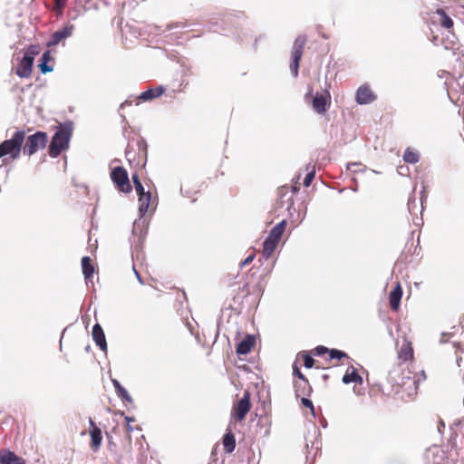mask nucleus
<instances>
[{
    "label": "nucleus",
    "mask_w": 464,
    "mask_h": 464,
    "mask_svg": "<svg viewBox=\"0 0 464 464\" xmlns=\"http://www.w3.org/2000/svg\"><path fill=\"white\" fill-rule=\"evenodd\" d=\"M403 292H390L389 304L392 311H397L401 305Z\"/></svg>",
    "instance_id": "30"
},
{
    "label": "nucleus",
    "mask_w": 464,
    "mask_h": 464,
    "mask_svg": "<svg viewBox=\"0 0 464 464\" xmlns=\"http://www.w3.org/2000/svg\"><path fill=\"white\" fill-rule=\"evenodd\" d=\"M293 375L297 377L300 381L307 380V378L302 373V372L297 364V361H295L293 363Z\"/></svg>",
    "instance_id": "37"
},
{
    "label": "nucleus",
    "mask_w": 464,
    "mask_h": 464,
    "mask_svg": "<svg viewBox=\"0 0 464 464\" xmlns=\"http://www.w3.org/2000/svg\"><path fill=\"white\" fill-rule=\"evenodd\" d=\"M126 158H127L129 160H130V152H129V151H126Z\"/></svg>",
    "instance_id": "59"
},
{
    "label": "nucleus",
    "mask_w": 464,
    "mask_h": 464,
    "mask_svg": "<svg viewBox=\"0 0 464 464\" xmlns=\"http://www.w3.org/2000/svg\"><path fill=\"white\" fill-rule=\"evenodd\" d=\"M444 428H445V423H444V421H443L442 420H440V421H439V425H438V431H439L440 433H442V431H443Z\"/></svg>",
    "instance_id": "49"
},
{
    "label": "nucleus",
    "mask_w": 464,
    "mask_h": 464,
    "mask_svg": "<svg viewBox=\"0 0 464 464\" xmlns=\"http://www.w3.org/2000/svg\"><path fill=\"white\" fill-rule=\"evenodd\" d=\"M346 169L354 173L362 172L365 170V167L361 162L347 163Z\"/></svg>",
    "instance_id": "36"
},
{
    "label": "nucleus",
    "mask_w": 464,
    "mask_h": 464,
    "mask_svg": "<svg viewBox=\"0 0 464 464\" xmlns=\"http://www.w3.org/2000/svg\"><path fill=\"white\" fill-rule=\"evenodd\" d=\"M430 40L434 45H442L446 50H456L459 46L458 38L451 30L445 36L433 34Z\"/></svg>",
    "instance_id": "9"
},
{
    "label": "nucleus",
    "mask_w": 464,
    "mask_h": 464,
    "mask_svg": "<svg viewBox=\"0 0 464 464\" xmlns=\"http://www.w3.org/2000/svg\"><path fill=\"white\" fill-rule=\"evenodd\" d=\"M48 141L47 133L38 130L35 133L29 135L26 140L24 139V145L23 146V152L25 155L32 156L46 146Z\"/></svg>",
    "instance_id": "5"
},
{
    "label": "nucleus",
    "mask_w": 464,
    "mask_h": 464,
    "mask_svg": "<svg viewBox=\"0 0 464 464\" xmlns=\"http://www.w3.org/2000/svg\"><path fill=\"white\" fill-rule=\"evenodd\" d=\"M392 290H402L401 283H397Z\"/></svg>",
    "instance_id": "52"
},
{
    "label": "nucleus",
    "mask_w": 464,
    "mask_h": 464,
    "mask_svg": "<svg viewBox=\"0 0 464 464\" xmlns=\"http://www.w3.org/2000/svg\"><path fill=\"white\" fill-rule=\"evenodd\" d=\"M314 177H315V169L313 167L312 169L310 171H308V173L304 177V186L306 188L309 187L311 185V183L313 182Z\"/></svg>",
    "instance_id": "38"
},
{
    "label": "nucleus",
    "mask_w": 464,
    "mask_h": 464,
    "mask_svg": "<svg viewBox=\"0 0 464 464\" xmlns=\"http://www.w3.org/2000/svg\"><path fill=\"white\" fill-rule=\"evenodd\" d=\"M139 201V216L144 217L149 210V207L151 201V193L147 191L144 194L138 195Z\"/></svg>",
    "instance_id": "23"
},
{
    "label": "nucleus",
    "mask_w": 464,
    "mask_h": 464,
    "mask_svg": "<svg viewBox=\"0 0 464 464\" xmlns=\"http://www.w3.org/2000/svg\"><path fill=\"white\" fill-rule=\"evenodd\" d=\"M121 415L124 416V419H125L127 424H130V422L135 421V418L134 417L126 416L123 411L121 412Z\"/></svg>",
    "instance_id": "45"
},
{
    "label": "nucleus",
    "mask_w": 464,
    "mask_h": 464,
    "mask_svg": "<svg viewBox=\"0 0 464 464\" xmlns=\"http://www.w3.org/2000/svg\"><path fill=\"white\" fill-rule=\"evenodd\" d=\"M257 293L258 292H237L232 296L231 300L226 301V308L237 314H241L245 309L248 310L254 306L258 297Z\"/></svg>",
    "instance_id": "3"
},
{
    "label": "nucleus",
    "mask_w": 464,
    "mask_h": 464,
    "mask_svg": "<svg viewBox=\"0 0 464 464\" xmlns=\"http://www.w3.org/2000/svg\"><path fill=\"white\" fill-rule=\"evenodd\" d=\"M211 462H216V459H214V451L211 453Z\"/></svg>",
    "instance_id": "58"
},
{
    "label": "nucleus",
    "mask_w": 464,
    "mask_h": 464,
    "mask_svg": "<svg viewBox=\"0 0 464 464\" xmlns=\"http://www.w3.org/2000/svg\"><path fill=\"white\" fill-rule=\"evenodd\" d=\"M288 202H289V205L287 207V210L288 212L291 214V210H295V208H294V199H293V197H290L288 198Z\"/></svg>",
    "instance_id": "47"
},
{
    "label": "nucleus",
    "mask_w": 464,
    "mask_h": 464,
    "mask_svg": "<svg viewBox=\"0 0 464 464\" xmlns=\"http://www.w3.org/2000/svg\"><path fill=\"white\" fill-rule=\"evenodd\" d=\"M294 388L296 397L309 396L313 391L308 380L295 382Z\"/></svg>",
    "instance_id": "24"
},
{
    "label": "nucleus",
    "mask_w": 464,
    "mask_h": 464,
    "mask_svg": "<svg viewBox=\"0 0 464 464\" xmlns=\"http://www.w3.org/2000/svg\"><path fill=\"white\" fill-rule=\"evenodd\" d=\"M412 221H413L414 225H418L415 218H412Z\"/></svg>",
    "instance_id": "62"
},
{
    "label": "nucleus",
    "mask_w": 464,
    "mask_h": 464,
    "mask_svg": "<svg viewBox=\"0 0 464 464\" xmlns=\"http://www.w3.org/2000/svg\"><path fill=\"white\" fill-rule=\"evenodd\" d=\"M51 53L50 51H44L41 56L39 61V70L43 74H46L53 71V67L49 65L48 63L51 61Z\"/></svg>",
    "instance_id": "26"
},
{
    "label": "nucleus",
    "mask_w": 464,
    "mask_h": 464,
    "mask_svg": "<svg viewBox=\"0 0 464 464\" xmlns=\"http://www.w3.org/2000/svg\"><path fill=\"white\" fill-rule=\"evenodd\" d=\"M305 43H306V35H304V34L298 35L294 42V44L292 47V52H291V63H290V71L294 77L298 76L300 61L302 59Z\"/></svg>",
    "instance_id": "6"
},
{
    "label": "nucleus",
    "mask_w": 464,
    "mask_h": 464,
    "mask_svg": "<svg viewBox=\"0 0 464 464\" xmlns=\"http://www.w3.org/2000/svg\"><path fill=\"white\" fill-rule=\"evenodd\" d=\"M111 382L113 384V387L115 388V392L122 401L131 403L133 401L131 396L128 392V391L121 384V382L113 379L111 380Z\"/></svg>",
    "instance_id": "28"
},
{
    "label": "nucleus",
    "mask_w": 464,
    "mask_h": 464,
    "mask_svg": "<svg viewBox=\"0 0 464 464\" xmlns=\"http://www.w3.org/2000/svg\"><path fill=\"white\" fill-rule=\"evenodd\" d=\"M408 210L411 215H416L417 211L419 210L418 201L415 198V196H411L408 199Z\"/></svg>",
    "instance_id": "33"
},
{
    "label": "nucleus",
    "mask_w": 464,
    "mask_h": 464,
    "mask_svg": "<svg viewBox=\"0 0 464 464\" xmlns=\"http://www.w3.org/2000/svg\"><path fill=\"white\" fill-rule=\"evenodd\" d=\"M67 0H54L55 5L60 8H63L66 5Z\"/></svg>",
    "instance_id": "46"
},
{
    "label": "nucleus",
    "mask_w": 464,
    "mask_h": 464,
    "mask_svg": "<svg viewBox=\"0 0 464 464\" xmlns=\"http://www.w3.org/2000/svg\"><path fill=\"white\" fill-rule=\"evenodd\" d=\"M329 357H330V360H333V359L342 360L344 358H349L348 354L345 352L339 350V349H335V348L330 349Z\"/></svg>",
    "instance_id": "32"
},
{
    "label": "nucleus",
    "mask_w": 464,
    "mask_h": 464,
    "mask_svg": "<svg viewBox=\"0 0 464 464\" xmlns=\"http://www.w3.org/2000/svg\"><path fill=\"white\" fill-rule=\"evenodd\" d=\"M412 221H413L414 225H418L415 218H412Z\"/></svg>",
    "instance_id": "64"
},
{
    "label": "nucleus",
    "mask_w": 464,
    "mask_h": 464,
    "mask_svg": "<svg viewBox=\"0 0 464 464\" xmlns=\"http://www.w3.org/2000/svg\"><path fill=\"white\" fill-rule=\"evenodd\" d=\"M286 224V220L283 219L270 230L268 236L279 242L285 229Z\"/></svg>",
    "instance_id": "29"
},
{
    "label": "nucleus",
    "mask_w": 464,
    "mask_h": 464,
    "mask_svg": "<svg viewBox=\"0 0 464 464\" xmlns=\"http://www.w3.org/2000/svg\"><path fill=\"white\" fill-rule=\"evenodd\" d=\"M278 241L267 236L263 243V257L267 260L278 245Z\"/></svg>",
    "instance_id": "25"
},
{
    "label": "nucleus",
    "mask_w": 464,
    "mask_h": 464,
    "mask_svg": "<svg viewBox=\"0 0 464 464\" xmlns=\"http://www.w3.org/2000/svg\"><path fill=\"white\" fill-rule=\"evenodd\" d=\"M293 191V193H297L299 191V188L296 186H293L290 188Z\"/></svg>",
    "instance_id": "54"
},
{
    "label": "nucleus",
    "mask_w": 464,
    "mask_h": 464,
    "mask_svg": "<svg viewBox=\"0 0 464 464\" xmlns=\"http://www.w3.org/2000/svg\"><path fill=\"white\" fill-rule=\"evenodd\" d=\"M398 371H399V365L395 366L392 371H389L388 379H389L390 382L400 384L399 381L396 380L395 377L393 376V373H395Z\"/></svg>",
    "instance_id": "41"
},
{
    "label": "nucleus",
    "mask_w": 464,
    "mask_h": 464,
    "mask_svg": "<svg viewBox=\"0 0 464 464\" xmlns=\"http://www.w3.org/2000/svg\"><path fill=\"white\" fill-rule=\"evenodd\" d=\"M255 343V335L246 334V336L237 343L236 353H237V355H246L251 351V348L254 346Z\"/></svg>",
    "instance_id": "18"
},
{
    "label": "nucleus",
    "mask_w": 464,
    "mask_h": 464,
    "mask_svg": "<svg viewBox=\"0 0 464 464\" xmlns=\"http://www.w3.org/2000/svg\"><path fill=\"white\" fill-rule=\"evenodd\" d=\"M1 464H25V459L9 450H0Z\"/></svg>",
    "instance_id": "17"
},
{
    "label": "nucleus",
    "mask_w": 464,
    "mask_h": 464,
    "mask_svg": "<svg viewBox=\"0 0 464 464\" xmlns=\"http://www.w3.org/2000/svg\"><path fill=\"white\" fill-rule=\"evenodd\" d=\"M329 351L330 349L324 346V345H318L316 346L313 351L312 353H314V355H316V356H323L324 355L325 353H328L329 354Z\"/></svg>",
    "instance_id": "39"
},
{
    "label": "nucleus",
    "mask_w": 464,
    "mask_h": 464,
    "mask_svg": "<svg viewBox=\"0 0 464 464\" xmlns=\"http://www.w3.org/2000/svg\"><path fill=\"white\" fill-rule=\"evenodd\" d=\"M420 213L422 212L423 210V206H422V198L420 199Z\"/></svg>",
    "instance_id": "57"
},
{
    "label": "nucleus",
    "mask_w": 464,
    "mask_h": 464,
    "mask_svg": "<svg viewBox=\"0 0 464 464\" xmlns=\"http://www.w3.org/2000/svg\"><path fill=\"white\" fill-rule=\"evenodd\" d=\"M73 122L71 121L60 123L57 130L52 137L48 147L49 156L57 158L62 151L69 148V142L72 135Z\"/></svg>",
    "instance_id": "1"
},
{
    "label": "nucleus",
    "mask_w": 464,
    "mask_h": 464,
    "mask_svg": "<svg viewBox=\"0 0 464 464\" xmlns=\"http://www.w3.org/2000/svg\"><path fill=\"white\" fill-rule=\"evenodd\" d=\"M126 428H127V430H128L129 432H131V431H133V430H134V428H133L130 424H127Z\"/></svg>",
    "instance_id": "55"
},
{
    "label": "nucleus",
    "mask_w": 464,
    "mask_h": 464,
    "mask_svg": "<svg viewBox=\"0 0 464 464\" xmlns=\"http://www.w3.org/2000/svg\"><path fill=\"white\" fill-rule=\"evenodd\" d=\"M433 24L440 25L447 32L453 28L454 22L452 18L442 8L437 9L432 16Z\"/></svg>",
    "instance_id": "12"
},
{
    "label": "nucleus",
    "mask_w": 464,
    "mask_h": 464,
    "mask_svg": "<svg viewBox=\"0 0 464 464\" xmlns=\"http://www.w3.org/2000/svg\"><path fill=\"white\" fill-rule=\"evenodd\" d=\"M312 106L318 114H324L327 111V99L324 94L316 93L312 100Z\"/></svg>",
    "instance_id": "21"
},
{
    "label": "nucleus",
    "mask_w": 464,
    "mask_h": 464,
    "mask_svg": "<svg viewBox=\"0 0 464 464\" xmlns=\"http://www.w3.org/2000/svg\"><path fill=\"white\" fill-rule=\"evenodd\" d=\"M224 450L226 453H232L236 448V438L232 431H227L222 439Z\"/></svg>",
    "instance_id": "27"
},
{
    "label": "nucleus",
    "mask_w": 464,
    "mask_h": 464,
    "mask_svg": "<svg viewBox=\"0 0 464 464\" xmlns=\"http://www.w3.org/2000/svg\"><path fill=\"white\" fill-rule=\"evenodd\" d=\"M85 350H86V352H88V351L90 350V345H87V346L85 347Z\"/></svg>",
    "instance_id": "61"
},
{
    "label": "nucleus",
    "mask_w": 464,
    "mask_h": 464,
    "mask_svg": "<svg viewBox=\"0 0 464 464\" xmlns=\"http://www.w3.org/2000/svg\"><path fill=\"white\" fill-rule=\"evenodd\" d=\"M138 147H139V150L140 152H144V156L146 157L147 156V143L144 140H139L138 141Z\"/></svg>",
    "instance_id": "42"
},
{
    "label": "nucleus",
    "mask_w": 464,
    "mask_h": 464,
    "mask_svg": "<svg viewBox=\"0 0 464 464\" xmlns=\"http://www.w3.org/2000/svg\"><path fill=\"white\" fill-rule=\"evenodd\" d=\"M313 94V89L312 87H309L308 88V92L307 93L305 94V99L307 100L308 99V96H311Z\"/></svg>",
    "instance_id": "53"
},
{
    "label": "nucleus",
    "mask_w": 464,
    "mask_h": 464,
    "mask_svg": "<svg viewBox=\"0 0 464 464\" xmlns=\"http://www.w3.org/2000/svg\"><path fill=\"white\" fill-rule=\"evenodd\" d=\"M165 92V88L162 85H159L156 88H149L148 90L142 92L136 99L137 105L140 104V102H149L155 98L161 96Z\"/></svg>",
    "instance_id": "15"
},
{
    "label": "nucleus",
    "mask_w": 464,
    "mask_h": 464,
    "mask_svg": "<svg viewBox=\"0 0 464 464\" xmlns=\"http://www.w3.org/2000/svg\"><path fill=\"white\" fill-rule=\"evenodd\" d=\"M412 221H413L414 225H418L415 218H412Z\"/></svg>",
    "instance_id": "63"
},
{
    "label": "nucleus",
    "mask_w": 464,
    "mask_h": 464,
    "mask_svg": "<svg viewBox=\"0 0 464 464\" xmlns=\"http://www.w3.org/2000/svg\"><path fill=\"white\" fill-rule=\"evenodd\" d=\"M73 30L74 25L68 24L63 27L62 29L53 32L51 34L49 41L47 42V46L51 47L59 44L63 40H65L66 38L70 37L72 34Z\"/></svg>",
    "instance_id": "11"
},
{
    "label": "nucleus",
    "mask_w": 464,
    "mask_h": 464,
    "mask_svg": "<svg viewBox=\"0 0 464 464\" xmlns=\"http://www.w3.org/2000/svg\"><path fill=\"white\" fill-rule=\"evenodd\" d=\"M288 189H289V187H288V186H286V185H285V186L281 187V188H279V190H278V194H279V196H280L281 198H282V197H284V196L285 195V193H287Z\"/></svg>",
    "instance_id": "43"
},
{
    "label": "nucleus",
    "mask_w": 464,
    "mask_h": 464,
    "mask_svg": "<svg viewBox=\"0 0 464 464\" xmlns=\"http://www.w3.org/2000/svg\"><path fill=\"white\" fill-rule=\"evenodd\" d=\"M131 103L132 102L128 99L121 104L120 109H123L125 106L131 105Z\"/></svg>",
    "instance_id": "50"
},
{
    "label": "nucleus",
    "mask_w": 464,
    "mask_h": 464,
    "mask_svg": "<svg viewBox=\"0 0 464 464\" xmlns=\"http://www.w3.org/2000/svg\"><path fill=\"white\" fill-rule=\"evenodd\" d=\"M251 402L250 395L248 392H245L242 398L237 401L236 408V418L237 420H242L246 418V414L250 411Z\"/></svg>",
    "instance_id": "13"
},
{
    "label": "nucleus",
    "mask_w": 464,
    "mask_h": 464,
    "mask_svg": "<svg viewBox=\"0 0 464 464\" xmlns=\"http://www.w3.org/2000/svg\"><path fill=\"white\" fill-rule=\"evenodd\" d=\"M133 270H134V272H135V274H136L137 278L139 279V281H140V283H142V281H141V277H140V276L139 275V273L136 271V269H135V267H134V266H133Z\"/></svg>",
    "instance_id": "56"
},
{
    "label": "nucleus",
    "mask_w": 464,
    "mask_h": 464,
    "mask_svg": "<svg viewBox=\"0 0 464 464\" xmlns=\"http://www.w3.org/2000/svg\"><path fill=\"white\" fill-rule=\"evenodd\" d=\"M148 232V224L144 217L139 216V218L133 222L132 234L138 236V240H142Z\"/></svg>",
    "instance_id": "19"
},
{
    "label": "nucleus",
    "mask_w": 464,
    "mask_h": 464,
    "mask_svg": "<svg viewBox=\"0 0 464 464\" xmlns=\"http://www.w3.org/2000/svg\"><path fill=\"white\" fill-rule=\"evenodd\" d=\"M302 357H303V361H304V366L306 369H311V368L314 367V359L313 358V356L309 353L303 352Z\"/></svg>",
    "instance_id": "35"
},
{
    "label": "nucleus",
    "mask_w": 464,
    "mask_h": 464,
    "mask_svg": "<svg viewBox=\"0 0 464 464\" xmlns=\"http://www.w3.org/2000/svg\"><path fill=\"white\" fill-rule=\"evenodd\" d=\"M37 54V51L34 46H30L29 49L24 53L20 60L16 69L15 74L20 78H29L32 73L34 65V56Z\"/></svg>",
    "instance_id": "7"
},
{
    "label": "nucleus",
    "mask_w": 464,
    "mask_h": 464,
    "mask_svg": "<svg viewBox=\"0 0 464 464\" xmlns=\"http://www.w3.org/2000/svg\"><path fill=\"white\" fill-rule=\"evenodd\" d=\"M255 258V256L254 255H249L242 263H241V266H246L248 264H250Z\"/></svg>",
    "instance_id": "44"
},
{
    "label": "nucleus",
    "mask_w": 464,
    "mask_h": 464,
    "mask_svg": "<svg viewBox=\"0 0 464 464\" xmlns=\"http://www.w3.org/2000/svg\"><path fill=\"white\" fill-rule=\"evenodd\" d=\"M132 182L134 184V188H135L137 195L144 194L147 192V191H145V188L137 174L132 175Z\"/></svg>",
    "instance_id": "34"
},
{
    "label": "nucleus",
    "mask_w": 464,
    "mask_h": 464,
    "mask_svg": "<svg viewBox=\"0 0 464 464\" xmlns=\"http://www.w3.org/2000/svg\"><path fill=\"white\" fill-rule=\"evenodd\" d=\"M404 360H408L409 358L412 357L413 352L412 349L410 348L408 352H403Z\"/></svg>",
    "instance_id": "48"
},
{
    "label": "nucleus",
    "mask_w": 464,
    "mask_h": 464,
    "mask_svg": "<svg viewBox=\"0 0 464 464\" xmlns=\"http://www.w3.org/2000/svg\"><path fill=\"white\" fill-rule=\"evenodd\" d=\"M403 160L407 163L415 164L420 160V154L417 150L407 148L403 153Z\"/></svg>",
    "instance_id": "31"
},
{
    "label": "nucleus",
    "mask_w": 464,
    "mask_h": 464,
    "mask_svg": "<svg viewBox=\"0 0 464 464\" xmlns=\"http://www.w3.org/2000/svg\"><path fill=\"white\" fill-rule=\"evenodd\" d=\"M24 138L25 131L17 130L10 139L2 141L0 143V159L8 155L12 160H17L20 157Z\"/></svg>",
    "instance_id": "2"
},
{
    "label": "nucleus",
    "mask_w": 464,
    "mask_h": 464,
    "mask_svg": "<svg viewBox=\"0 0 464 464\" xmlns=\"http://www.w3.org/2000/svg\"><path fill=\"white\" fill-rule=\"evenodd\" d=\"M320 424L322 426V428L325 429L328 425L327 423V420H325V418L322 417V419L320 420Z\"/></svg>",
    "instance_id": "51"
},
{
    "label": "nucleus",
    "mask_w": 464,
    "mask_h": 464,
    "mask_svg": "<svg viewBox=\"0 0 464 464\" xmlns=\"http://www.w3.org/2000/svg\"><path fill=\"white\" fill-rule=\"evenodd\" d=\"M342 381L345 384H349V383L362 384L363 382V379L358 373L357 370L353 366H351L350 368H348L346 373L343 376Z\"/></svg>",
    "instance_id": "22"
},
{
    "label": "nucleus",
    "mask_w": 464,
    "mask_h": 464,
    "mask_svg": "<svg viewBox=\"0 0 464 464\" xmlns=\"http://www.w3.org/2000/svg\"><path fill=\"white\" fill-rule=\"evenodd\" d=\"M90 425V436L92 440V448L96 450L100 448L102 442V430L96 425L94 420L90 418L89 419Z\"/></svg>",
    "instance_id": "16"
},
{
    "label": "nucleus",
    "mask_w": 464,
    "mask_h": 464,
    "mask_svg": "<svg viewBox=\"0 0 464 464\" xmlns=\"http://www.w3.org/2000/svg\"><path fill=\"white\" fill-rule=\"evenodd\" d=\"M376 99V94L372 91L371 87L367 83L361 85L356 91L355 102L360 105L370 104Z\"/></svg>",
    "instance_id": "10"
},
{
    "label": "nucleus",
    "mask_w": 464,
    "mask_h": 464,
    "mask_svg": "<svg viewBox=\"0 0 464 464\" xmlns=\"http://www.w3.org/2000/svg\"><path fill=\"white\" fill-rule=\"evenodd\" d=\"M420 376H422V377H423V379H425V378H426L425 373H424V372H423V371L421 372Z\"/></svg>",
    "instance_id": "60"
},
{
    "label": "nucleus",
    "mask_w": 464,
    "mask_h": 464,
    "mask_svg": "<svg viewBox=\"0 0 464 464\" xmlns=\"http://www.w3.org/2000/svg\"><path fill=\"white\" fill-rule=\"evenodd\" d=\"M92 336L96 345L103 352H107V341L102 327L96 323L92 326Z\"/></svg>",
    "instance_id": "14"
},
{
    "label": "nucleus",
    "mask_w": 464,
    "mask_h": 464,
    "mask_svg": "<svg viewBox=\"0 0 464 464\" xmlns=\"http://www.w3.org/2000/svg\"><path fill=\"white\" fill-rule=\"evenodd\" d=\"M221 21V30L224 33H231L236 35L238 26L244 24L247 21V17L243 11L232 10L226 12Z\"/></svg>",
    "instance_id": "4"
},
{
    "label": "nucleus",
    "mask_w": 464,
    "mask_h": 464,
    "mask_svg": "<svg viewBox=\"0 0 464 464\" xmlns=\"http://www.w3.org/2000/svg\"><path fill=\"white\" fill-rule=\"evenodd\" d=\"M82 270L88 286L90 282L92 283V277L94 273V266L90 256H85L82 258Z\"/></svg>",
    "instance_id": "20"
},
{
    "label": "nucleus",
    "mask_w": 464,
    "mask_h": 464,
    "mask_svg": "<svg viewBox=\"0 0 464 464\" xmlns=\"http://www.w3.org/2000/svg\"><path fill=\"white\" fill-rule=\"evenodd\" d=\"M301 402L304 407L309 408L311 410L313 416L315 417V410H314L313 401L306 397H303L301 399Z\"/></svg>",
    "instance_id": "40"
},
{
    "label": "nucleus",
    "mask_w": 464,
    "mask_h": 464,
    "mask_svg": "<svg viewBox=\"0 0 464 464\" xmlns=\"http://www.w3.org/2000/svg\"><path fill=\"white\" fill-rule=\"evenodd\" d=\"M111 179L113 182L115 188L122 193H129L132 190V187L130 183L129 175L127 170L123 167H115L111 171Z\"/></svg>",
    "instance_id": "8"
}]
</instances>
